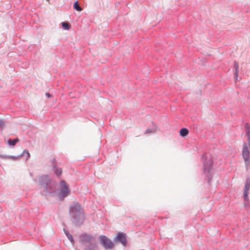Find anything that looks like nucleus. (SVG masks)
<instances>
[{
  "label": "nucleus",
  "instance_id": "1",
  "mask_svg": "<svg viewBox=\"0 0 250 250\" xmlns=\"http://www.w3.org/2000/svg\"><path fill=\"white\" fill-rule=\"evenodd\" d=\"M39 183L41 188H42L41 194L46 197L50 195L53 197L58 196L62 200L69 193L68 187L64 180L60 182L61 188L60 193L57 190V183L51 179L48 175L41 176L39 178Z\"/></svg>",
  "mask_w": 250,
  "mask_h": 250
},
{
  "label": "nucleus",
  "instance_id": "2",
  "mask_svg": "<svg viewBox=\"0 0 250 250\" xmlns=\"http://www.w3.org/2000/svg\"><path fill=\"white\" fill-rule=\"evenodd\" d=\"M69 214L72 224L77 227L82 225L85 221L83 209L78 202L73 203L69 208Z\"/></svg>",
  "mask_w": 250,
  "mask_h": 250
},
{
  "label": "nucleus",
  "instance_id": "3",
  "mask_svg": "<svg viewBox=\"0 0 250 250\" xmlns=\"http://www.w3.org/2000/svg\"><path fill=\"white\" fill-rule=\"evenodd\" d=\"M246 135L247 137V142H248L249 149L247 144L244 143L243 145V150L242 155L244 160L245 164L247 168L250 165V125L248 123H246L245 125Z\"/></svg>",
  "mask_w": 250,
  "mask_h": 250
},
{
  "label": "nucleus",
  "instance_id": "4",
  "mask_svg": "<svg viewBox=\"0 0 250 250\" xmlns=\"http://www.w3.org/2000/svg\"><path fill=\"white\" fill-rule=\"evenodd\" d=\"M204 165V173L206 174L208 179V183L210 184L212 176V164L213 160L209 154L205 153L202 157Z\"/></svg>",
  "mask_w": 250,
  "mask_h": 250
},
{
  "label": "nucleus",
  "instance_id": "5",
  "mask_svg": "<svg viewBox=\"0 0 250 250\" xmlns=\"http://www.w3.org/2000/svg\"><path fill=\"white\" fill-rule=\"evenodd\" d=\"M80 240L83 245L85 246L84 250H98L95 238L92 235L83 233L80 236Z\"/></svg>",
  "mask_w": 250,
  "mask_h": 250
},
{
  "label": "nucleus",
  "instance_id": "6",
  "mask_svg": "<svg viewBox=\"0 0 250 250\" xmlns=\"http://www.w3.org/2000/svg\"><path fill=\"white\" fill-rule=\"evenodd\" d=\"M101 245L105 249H110L113 247V243L105 235H101L99 237Z\"/></svg>",
  "mask_w": 250,
  "mask_h": 250
},
{
  "label": "nucleus",
  "instance_id": "7",
  "mask_svg": "<svg viewBox=\"0 0 250 250\" xmlns=\"http://www.w3.org/2000/svg\"><path fill=\"white\" fill-rule=\"evenodd\" d=\"M115 240L117 242L121 243L124 246H126L127 245L126 236L123 232H119L117 235Z\"/></svg>",
  "mask_w": 250,
  "mask_h": 250
},
{
  "label": "nucleus",
  "instance_id": "8",
  "mask_svg": "<svg viewBox=\"0 0 250 250\" xmlns=\"http://www.w3.org/2000/svg\"><path fill=\"white\" fill-rule=\"evenodd\" d=\"M24 155H25V156H26V160H27L30 158V153H29V151L28 150H25V149L24 150L21 154L20 155H18L17 156L2 155L1 157L2 158H10L11 159H12L13 160H16L18 159H19V158L22 157V156H24Z\"/></svg>",
  "mask_w": 250,
  "mask_h": 250
},
{
  "label": "nucleus",
  "instance_id": "9",
  "mask_svg": "<svg viewBox=\"0 0 250 250\" xmlns=\"http://www.w3.org/2000/svg\"><path fill=\"white\" fill-rule=\"evenodd\" d=\"M250 189V178H247L245 183V187L244 189L243 198L245 201L248 200V194L249 191Z\"/></svg>",
  "mask_w": 250,
  "mask_h": 250
},
{
  "label": "nucleus",
  "instance_id": "10",
  "mask_svg": "<svg viewBox=\"0 0 250 250\" xmlns=\"http://www.w3.org/2000/svg\"><path fill=\"white\" fill-rule=\"evenodd\" d=\"M234 68L235 71L234 72V78L235 82L238 81V73L239 72V63H234Z\"/></svg>",
  "mask_w": 250,
  "mask_h": 250
},
{
  "label": "nucleus",
  "instance_id": "11",
  "mask_svg": "<svg viewBox=\"0 0 250 250\" xmlns=\"http://www.w3.org/2000/svg\"><path fill=\"white\" fill-rule=\"evenodd\" d=\"M63 230H64V232L65 234L66 235V236H67L68 239L72 243V244H73L74 243V240L73 239V238L72 235L70 234L69 233V232L68 231V230H67L66 229H64Z\"/></svg>",
  "mask_w": 250,
  "mask_h": 250
},
{
  "label": "nucleus",
  "instance_id": "12",
  "mask_svg": "<svg viewBox=\"0 0 250 250\" xmlns=\"http://www.w3.org/2000/svg\"><path fill=\"white\" fill-rule=\"evenodd\" d=\"M188 133V130L187 128L183 127L180 130V135L182 137L186 136Z\"/></svg>",
  "mask_w": 250,
  "mask_h": 250
},
{
  "label": "nucleus",
  "instance_id": "13",
  "mask_svg": "<svg viewBox=\"0 0 250 250\" xmlns=\"http://www.w3.org/2000/svg\"><path fill=\"white\" fill-rule=\"evenodd\" d=\"M19 141L18 139H9L8 141V144L10 146H15L17 142Z\"/></svg>",
  "mask_w": 250,
  "mask_h": 250
},
{
  "label": "nucleus",
  "instance_id": "14",
  "mask_svg": "<svg viewBox=\"0 0 250 250\" xmlns=\"http://www.w3.org/2000/svg\"><path fill=\"white\" fill-rule=\"evenodd\" d=\"M53 170H54L55 174L57 176H59L62 174V171L61 168H57V167H56L55 168L53 169Z\"/></svg>",
  "mask_w": 250,
  "mask_h": 250
},
{
  "label": "nucleus",
  "instance_id": "15",
  "mask_svg": "<svg viewBox=\"0 0 250 250\" xmlns=\"http://www.w3.org/2000/svg\"><path fill=\"white\" fill-rule=\"evenodd\" d=\"M156 126L153 125V127L151 129H147L145 131V134L154 133L156 130Z\"/></svg>",
  "mask_w": 250,
  "mask_h": 250
},
{
  "label": "nucleus",
  "instance_id": "16",
  "mask_svg": "<svg viewBox=\"0 0 250 250\" xmlns=\"http://www.w3.org/2000/svg\"><path fill=\"white\" fill-rule=\"evenodd\" d=\"M50 163L51 164V167L52 169H54L57 167V163L55 158H53L50 160Z\"/></svg>",
  "mask_w": 250,
  "mask_h": 250
},
{
  "label": "nucleus",
  "instance_id": "17",
  "mask_svg": "<svg viewBox=\"0 0 250 250\" xmlns=\"http://www.w3.org/2000/svg\"><path fill=\"white\" fill-rule=\"evenodd\" d=\"M62 27L65 30H69L70 28V25L68 22H63Z\"/></svg>",
  "mask_w": 250,
  "mask_h": 250
},
{
  "label": "nucleus",
  "instance_id": "18",
  "mask_svg": "<svg viewBox=\"0 0 250 250\" xmlns=\"http://www.w3.org/2000/svg\"><path fill=\"white\" fill-rule=\"evenodd\" d=\"M74 8L78 11H81L82 9L79 6L78 1H76L74 4Z\"/></svg>",
  "mask_w": 250,
  "mask_h": 250
},
{
  "label": "nucleus",
  "instance_id": "19",
  "mask_svg": "<svg viewBox=\"0 0 250 250\" xmlns=\"http://www.w3.org/2000/svg\"><path fill=\"white\" fill-rule=\"evenodd\" d=\"M4 125L5 123L4 121L2 119H0V127L2 128L4 126Z\"/></svg>",
  "mask_w": 250,
  "mask_h": 250
},
{
  "label": "nucleus",
  "instance_id": "20",
  "mask_svg": "<svg viewBox=\"0 0 250 250\" xmlns=\"http://www.w3.org/2000/svg\"><path fill=\"white\" fill-rule=\"evenodd\" d=\"M45 95H46L48 98H50V97H51V94H50L49 93H48V92H46V93H45Z\"/></svg>",
  "mask_w": 250,
  "mask_h": 250
}]
</instances>
